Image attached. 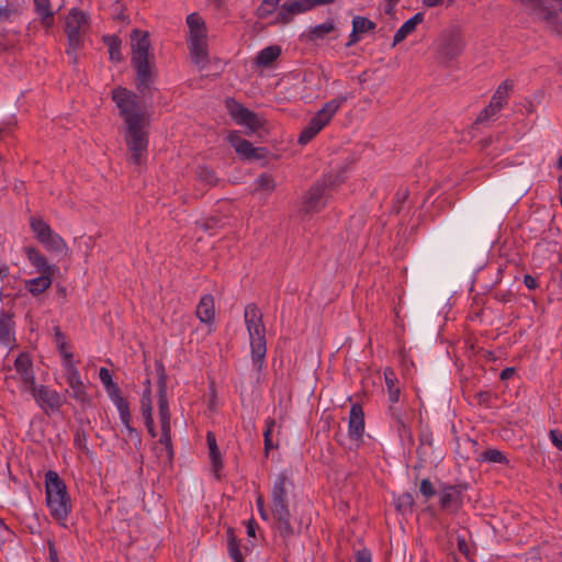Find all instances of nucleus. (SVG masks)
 Returning a JSON list of instances; mask_svg holds the SVG:
<instances>
[{"label":"nucleus","instance_id":"obj_1","mask_svg":"<svg viewBox=\"0 0 562 562\" xmlns=\"http://www.w3.org/2000/svg\"><path fill=\"white\" fill-rule=\"evenodd\" d=\"M112 100L125 122V140L130 161L139 165L147 154L148 115L142 108L137 95L123 87L112 91Z\"/></svg>","mask_w":562,"mask_h":562},{"label":"nucleus","instance_id":"obj_2","mask_svg":"<svg viewBox=\"0 0 562 562\" xmlns=\"http://www.w3.org/2000/svg\"><path fill=\"white\" fill-rule=\"evenodd\" d=\"M46 505L52 517L61 526L71 512V501L64 481L55 471H48L45 475Z\"/></svg>","mask_w":562,"mask_h":562},{"label":"nucleus","instance_id":"obj_3","mask_svg":"<svg viewBox=\"0 0 562 562\" xmlns=\"http://www.w3.org/2000/svg\"><path fill=\"white\" fill-rule=\"evenodd\" d=\"M291 490L292 482L289 476L284 473L279 474L272 487V512L277 520V528L284 537L292 536L297 531L290 524L288 495Z\"/></svg>","mask_w":562,"mask_h":562},{"label":"nucleus","instance_id":"obj_4","mask_svg":"<svg viewBox=\"0 0 562 562\" xmlns=\"http://www.w3.org/2000/svg\"><path fill=\"white\" fill-rule=\"evenodd\" d=\"M132 61L137 70L139 86L148 87L154 76L153 55L148 33L134 30L131 34Z\"/></svg>","mask_w":562,"mask_h":562},{"label":"nucleus","instance_id":"obj_5","mask_svg":"<svg viewBox=\"0 0 562 562\" xmlns=\"http://www.w3.org/2000/svg\"><path fill=\"white\" fill-rule=\"evenodd\" d=\"M245 323L249 335L254 369L259 373L263 366L267 348L261 313L256 306H246Z\"/></svg>","mask_w":562,"mask_h":562},{"label":"nucleus","instance_id":"obj_6","mask_svg":"<svg viewBox=\"0 0 562 562\" xmlns=\"http://www.w3.org/2000/svg\"><path fill=\"white\" fill-rule=\"evenodd\" d=\"M187 41L193 63L200 67L207 60V29L204 20L198 13L187 16Z\"/></svg>","mask_w":562,"mask_h":562},{"label":"nucleus","instance_id":"obj_7","mask_svg":"<svg viewBox=\"0 0 562 562\" xmlns=\"http://www.w3.org/2000/svg\"><path fill=\"white\" fill-rule=\"evenodd\" d=\"M32 232L37 240L48 250L56 254H67L68 247L65 240L54 232L47 223L41 218L30 220Z\"/></svg>","mask_w":562,"mask_h":562},{"label":"nucleus","instance_id":"obj_8","mask_svg":"<svg viewBox=\"0 0 562 562\" xmlns=\"http://www.w3.org/2000/svg\"><path fill=\"white\" fill-rule=\"evenodd\" d=\"M89 30V18L88 15L78 9H71L66 18L65 31L68 37V53L76 50L81 42L82 36Z\"/></svg>","mask_w":562,"mask_h":562},{"label":"nucleus","instance_id":"obj_9","mask_svg":"<svg viewBox=\"0 0 562 562\" xmlns=\"http://www.w3.org/2000/svg\"><path fill=\"white\" fill-rule=\"evenodd\" d=\"M340 106V101L331 100L324 105L310 121L306 127L302 131L299 137L300 144H307L313 139L324 126L330 121L331 116L337 112Z\"/></svg>","mask_w":562,"mask_h":562},{"label":"nucleus","instance_id":"obj_10","mask_svg":"<svg viewBox=\"0 0 562 562\" xmlns=\"http://www.w3.org/2000/svg\"><path fill=\"white\" fill-rule=\"evenodd\" d=\"M226 105L233 120L237 124L245 126L249 132H257L263 126L265 122L261 117L245 109L239 103L228 100Z\"/></svg>","mask_w":562,"mask_h":562},{"label":"nucleus","instance_id":"obj_11","mask_svg":"<svg viewBox=\"0 0 562 562\" xmlns=\"http://www.w3.org/2000/svg\"><path fill=\"white\" fill-rule=\"evenodd\" d=\"M25 392H30L36 403L47 413L57 411L63 404V400L56 391L43 385L37 386L34 383Z\"/></svg>","mask_w":562,"mask_h":562},{"label":"nucleus","instance_id":"obj_12","mask_svg":"<svg viewBox=\"0 0 562 562\" xmlns=\"http://www.w3.org/2000/svg\"><path fill=\"white\" fill-rule=\"evenodd\" d=\"M461 485L445 486L439 494V502L445 510L457 512L463 504V492Z\"/></svg>","mask_w":562,"mask_h":562},{"label":"nucleus","instance_id":"obj_13","mask_svg":"<svg viewBox=\"0 0 562 562\" xmlns=\"http://www.w3.org/2000/svg\"><path fill=\"white\" fill-rule=\"evenodd\" d=\"M64 369H65L66 381L69 386L70 395L76 401L85 403L88 400V396L86 393V386L79 375V372H78L75 363H67V366H65Z\"/></svg>","mask_w":562,"mask_h":562},{"label":"nucleus","instance_id":"obj_14","mask_svg":"<svg viewBox=\"0 0 562 562\" xmlns=\"http://www.w3.org/2000/svg\"><path fill=\"white\" fill-rule=\"evenodd\" d=\"M228 140L236 153L244 159L252 160L262 157L261 150L255 148L248 140L240 138L237 132L229 133Z\"/></svg>","mask_w":562,"mask_h":562},{"label":"nucleus","instance_id":"obj_15","mask_svg":"<svg viewBox=\"0 0 562 562\" xmlns=\"http://www.w3.org/2000/svg\"><path fill=\"white\" fill-rule=\"evenodd\" d=\"M26 257L34 269L32 273L55 274L58 271V268L55 265L48 263L46 258L34 248L26 249Z\"/></svg>","mask_w":562,"mask_h":562},{"label":"nucleus","instance_id":"obj_16","mask_svg":"<svg viewBox=\"0 0 562 562\" xmlns=\"http://www.w3.org/2000/svg\"><path fill=\"white\" fill-rule=\"evenodd\" d=\"M14 369L16 376L21 381L23 391L27 390L35 383L29 356L20 355L14 362Z\"/></svg>","mask_w":562,"mask_h":562},{"label":"nucleus","instance_id":"obj_17","mask_svg":"<svg viewBox=\"0 0 562 562\" xmlns=\"http://www.w3.org/2000/svg\"><path fill=\"white\" fill-rule=\"evenodd\" d=\"M157 396L161 430H170V414L166 398V380L162 374H160L157 383Z\"/></svg>","mask_w":562,"mask_h":562},{"label":"nucleus","instance_id":"obj_18","mask_svg":"<svg viewBox=\"0 0 562 562\" xmlns=\"http://www.w3.org/2000/svg\"><path fill=\"white\" fill-rule=\"evenodd\" d=\"M111 401L113 402L119 412L121 423L125 431L127 432L128 437L131 439L138 440V436L135 429L131 426V413L128 408V403L121 396V394L112 397Z\"/></svg>","mask_w":562,"mask_h":562},{"label":"nucleus","instance_id":"obj_19","mask_svg":"<svg viewBox=\"0 0 562 562\" xmlns=\"http://www.w3.org/2000/svg\"><path fill=\"white\" fill-rule=\"evenodd\" d=\"M140 406H142V414L144 416L145 424H146V427L148 429V432L153 437H155L156 436V431H155V425H154V418H153L151 389H150V385H149L148 381H147V384H146L145 390H144L143 395H142Z\"/></svg>","mask_w":562,"mask_h":562},{"label":"nucleus","instance_id":"obj_20","mask_svg":"<svg viewBox=\"0 0 562 562\" xmlns=\"http://www.w3.org/2000/svg\"><path fill=\"white\" fill-rule=\"evenodd\" d=\"M196 316L201 323L211 326L215 317L214 300L211 295L201 297L196 306Z\"/></svg>","mask_w":562,"mask_h":562},{"label":"nucleus","instance_id":"obj_21","mask_svg":"<svg viewBox=\"0 0 562 562\" xmlns=\"http://www.w3.org/2000/svg\"><path fill=\"white\" fill-rule=\"evenodd\" d=\"M353 443L356 442L357 447L361 443L366 442L364 435V414L362 408L359 405L353 404ZM367 439H371L370 436H367Z\"/></svg>","mask_w":562,"mask_h":562},{"label":"nucleus","instance_id":"obj_22","mask_svg":"<svg viewBox=\"0 0 562 562\" xmlns=\"http://www.w3.org/2000/svg\"><path fill=\"white\" fill-rule=\"evenodd\" d=\"M424 20L423 13H416L414 16L404 22V24L396 31L392 47L403 42L409 34H412L416 26Z\"/></svg>","mask_w":562,"mask_h":562},{"label":"nucleus","instance_id":"obj_23","mask_svg":"<svg viewBox=\"0 0 562 562\" xmlns=\"http://www.w3.org/2000/svg\"><path fill=\"white\" fill-rule=\"evenodd\" d=\"M54 274H38L25 282V288L33 295H37L50 288Z\"/></svg>","mask_w":562,"mask_h":562},{"label":"nucleus","instance_id":"obj_24","mask_svg":"<svg viewBox=\"0 0 562 562\" xmlns=\"http://www.w3.org/2000/svg\"><path fill=\"white\" fill-rule=\"evenodd\" d=\"M384 380L387 389L389 401L393 404L397 403L400 401L401 387L398 380L392 369L386 368L384 370Z\"/></svg>","mask_w":562,"mask_h":562},{"label":"nucleus","instance_id":"obj_25","mask_svg":"<svg viewBox=\"0 0 562 562\" xmlns=\"http://www.w3.org/2000/svg\"><path fill=\"white\" fill-rule=\"evenodd\" d=\"M13 341L11 316L0 310V345L8 347Z\"/></svg>","mask_w":562,"mask_h":562},{"label":"nucleus","instance_id":"obj_26","mask_svg":"<svg viewBox=\"0 0 562 562\" xmlns=\"http://www.w3.org/2000/svg\"><path fill=\"white\" fill-rule=\"evenodd\" d=\"M464 45L459 38H450L445 44L441 45L439 49V54L442 58L447 60H452L457 58L463 52Z\"/></svg>","mask_w":562,"mask_h":562},{"label":"nucleus","instance_id":"obj_27","mask_svg":"<svg viewBox=\"0 0 562 562\" xmlns=\"http://www.w3.org/2000/svg\"><path fill=\"white\" fill-rule=\"evenodd\" d=\"M376 24L373 21L364 16H353V44L358 42L362 35L372 32Z\"/></svg>","mask_w":562,"mask_h":562},{"label":"nucleus","instance_id":"obj_28","mask_svg":"<svg viewBox=\"0 0 562 562\" xmlns=\"http://www.w3.org/2000/svg\"><path fill=\"white\" fill-rule=\"evenodd\" d=\"M36 13L41 18V22L45 27H50L54 21V12L50 8L49 0H33Z\"/></svg>","mask_w":562,"mask_h":562},{"label":"nucleus","instance_id":"obj_29","mask_svg":"<svg viewBox=\"0 0 562 562\" xmlns=\"http://www.w3.org/2000/svg\"><path fill=\"white\" fill-rule=\"evenodd\" d=\"M510 87L512 86L507 81H505L497 88L496 92L494 93L490 102L491 109H496L499 111L503 109V106L507 102Z\"/></svg>","mask_w":562,"mask_h":562},{"label":"nucleus","instance_id":"obj_30","mask_svg":"<svg viewBox=\"0 0 562 562\" xmlns=\"http://www.w3.org/2000/svg\"><path fill=\"white\" fill-rule=\"evenodd\" d=\"M281 49L279 46H268L258 53L256 61L259 66H269L279 57Z\"/></svg>","mask_w":562,"mask_h":562},{"label":"nucleus","instance_id":"obj_31","mask_svg":"<svg viewBox=\"0 0 562 562\" xmlns=\"http://www.w3.org/2000/svg\"><path fill=\"white\" fill-rule=\"evenodd\" d=\"M99 379L105 387V391L110 398L121 394L116 383L113 382L112 375L109 369L101 368L99 371Z\"/></svg>","mask_w":562,"mask_h":562},{"label":"nucleus","instance_id":"obj_32","mask_svg":"<svg viewBox=\"0 0 562 562\" xmlns=\"http://www.w3.org/2000/svg\"><path fill=\"white\" fill-rule=\"evenodd\" d=\"M55 342L60 356L63 357V366L65 367L67 363H74L72 353L67 347L66 339L58 328L55 329Z\"/></svg>","mask_w":562,"mask_h":562},{"label":"nucleus","instance_id":"obj_33","mask_svg":"<svg viewBox=\"0 0 562 562\" xmlns=\"http://www.w3.org/2000/svg\"><path fill=\"white\" fill-rule=\"evenodd\" d=\"M322 189L313 188L311 189L305 198H304V207L306 212L316 211L322 205Z\"/></svg>","mask_w":562,"mask_h":562},{"label":"nucleus","instance_id":"obj_34","mask_svg":"<svg viewBox=\"0 0 562 562\" xmlns=\"http://www.w3.org/2000/svg\"><path fill=\"white\" fill-rule=\"evenodd\" d=\"M206 439H207V446H209V450H210V458L212 461V465H213L214 471L217 472L222 465V461H221L220 451H218V448L216 445V440H215L214 435L211 432L207 434Z\"/></svg>","mask_w":562,"mask_h":562},{"label":"nucleus","instance_id":"obj_35","mask_svg":"<svg viewBox=\"0 0 562 562\" xmlns=\"http://www.w3.org/2000/svg\"><path fill=\"white\" fill-rule=\"evenodd\" d=\"M280 10L279 0H262L260 5L258 7V14L261 18H268L270 15L277 14ZM277 16V15H274ZM276 18H273L274 20Z\"/></svg>","mask_w":562,"mask_h":562},{"label":"nucleus","instance_id":"obj_36","mask_svg":"<svg viewBox=\"0 0 562 562\" xmlns=\"http://www.w3.org/2000/svg\"><path fill=\"white\" fill-rule=\"evenodd\" d=\"M276 182L272 177L268 175H261L255 180V190L262 191L263 193H270L274 190Z\"/></svg>","mask_w":562,"mask_h":562},{"label":"nucleus","instance_id":"obj_37","mask_svg":"<svg viewBox=\"0 0 562 562\" xmlns=\"http://www.w3.org/2000/svg\"><path fill=\"white\" fill-rule=\"evenodd\" d=\"M105 43L109 48L110 59L113 61H121V41L116 36H108L105 37Z\"/></svg>","mask_w":562,"mask_h":562},{"label":"nucleus","instance_id":"obj_38","mask_svg":"<svg viewBox=\"0 0 562 562\" xmlns=\"http://www.w3.org/2000/svg\"><path fill=\"white\" fill-rule=\"evenodd\" d=\"M482 459L484 461L493 462V463H504L507 461L506 457L496 449H488L482 453Z\"/></svg>","mask_w":562,"mask_h":562},{"label":"nucleus","instance_id":"obj_39","mask_svg":"<svg viewBox=\"0 0 562 562\" xmlns=\"http://www.w3.org/2000/svg\"><path fill=\"white\" fill-rule=\"evenodd\" d=\"M413 504H414V498L408 493L401 494L395 499L396 508L402 512H406L407 509H411L413 507Z\"/></svg>","mask_w":562,"mask_h":562},{"label":"nucleus","instance_id":"obj_40","mask_svg":"<svg viewBox=\"0 0 562 562\" xmlns=\"http://www.w3.org/2000/svg\"><path fill=\"white\" fill-rule=\"evenodd\" d=\"M161 437L159 439L160 445L164 447L165 450V458L167 460H170L172 458V449L170 445V430H161Z\"/></svg>","mask_w":562,"mask_h":562},{"label":"nucleus","instance_id":"obj_41","mask_svg":"<svg viewBox=\"0 0 562 562\" xmlns=\"http://www.w3.org/2000/svg\"><path fill=\"white\" fill-rule=\"evenodd\" d=\"M419 492L425 498H430L436 494L432 483L427 479L420 482Z\"/></svg>","mask_w":562,"mask_h":562},{"label":"nucleus","instance_id":"obj_42","mask_svg":"<svg viewBox=\"0 0 562 562\" xmlns=\"http://www.w3.org/2000/svg\"><path fill=\"white\" fill-rule=\"evenodd\" d=\"M372 553L369 549H359L353 555V562H372Z\"/></svg>","mask_w":562,"mask_h":562},{"label":"nucleus","instance_id":"obj_43","mask_svg":"<svg viewBox=\"0 0 562 562\" xmlns=\"http://www.w3.org/2000/svg\"><path fill=\"white\" fill-rule=\"evenodd\" d=\"M228 553L234 562H243L241 554L239 552L238 546L235 542L234 538H229V540H228Z\"/></svg>","mask_w":562,"mask_h":562},{"label":"nucleus","instance_id":"obj_44","mask_svg":"<svg viewBox=\"0 0 562 562\" xmlns=\"http://www.w3.org/2000/svg\"><path fill=\"white\" fill-rule=\"evenodd\" d=\"M331 29L333 27L329 24H321V25L313 27L310 31V35L312 38H317V37H321L325 34L329 33L331 31Z\"/></svg>","mask_w":562,"mask_h":562},{"label":"nucleus","instance_id":"obj_45","mask_svg":"<svg viewBox=\"0 0 562 562\" xmlns=\"http://www.w3.org/2000/svg\"><path fill=\"white\" fill-rule=\"evenodd\" d=\"M549 437L551 442L562 451V434L555 429L550 430Z\"/></svg>","mask_w":562,"mask_h":562},{"label":"nucleus","instance_id":"obj_46","mask_svg":"<svg viewBox=\"0 0 562 562\" xmlns=\"http://www.w3.org/2000/svg\"><path fill=\"white\" fill-rule=\"evenodd\" d=\"M199 176L202 180L206 181L210 184H213L215 182L214 172L210 169H202Z\"/></svg>","mask_w":562,"mask_h":562},{"label":"nucleus","instance_id":"obj_47","mask_svg":"<svg viewBox=\"0 0 562 562\" xmlns=\"http://www.w3.org/2000/svg\"><path fill=\"white\" fill-rule=\"evenodd\" d=\"M498 111H499V110L491 109V104H488V106H486V108L481 112V114L479 115V120H480V121L487 120V119L492 117L493 115H495Z\"/></svg>","mask_w":562,"mask_h":562},{"label":"nucleus","instance_id":"obj_48","mask_svg":"<svg viewBox=\"0 0 562 562\" xmlns=\"http://www.w3.org/2000/svg\"><path fill=\"white\" fill-rule=\"evenodd\" d=\"M274 426V423H270L265 431V447H266V450H269L272 448V442H271V431H272V427Z\"/></svg>","mask_w":562,"mask_h":562},{"label":"nucleus","instance_id":"obj_49","mask_svg":"<svg viewBox=\"0 0 562 562\" xmlns=\"http://www.w3.org/2000/svg\"><path fill=\"white\" fill-rule=\"evenodd\" d=\"M524 283L529 290H535L538 286L537 280L530 274L524 277Z\"/></svg>","mask_w":562,"mask_h":562},{"label":"nucleus","instance_id":"obj_50","mask_svg":"<svg viewBox=\"0 0 562 562\" xmlns=\"http://www.w3.org/2000/svg\"><path fill=\"white\" fill-rule=\"evenodd\" d=\"M458 548L464 555H469L470 549L464 538H458Z\"/></svg>","mask_w":562,"mask_h":562},{"label":"nucleus","instance_id":"obj_51","mask_svg":"<svg viewBox=\"0 0 562 562\" xmlns=\"http://www.w3.org/2000/svg\"><path fill=\"white\" fill-rule=\"evenodd\" d=\"M514 374H515V369H514V368H505V369L501 372V379H502V380H508V379H510Z\"/></svg>","mask_w":562,"mask_h":562},{"label":"nucleus","instance_id":"obj_52","mask_svg":"<svg viewBox=\"0 0 562 562\" xmlns=\"http://www.w3.org/2000/svg\"><path fill=\"white\" fill-rule=\"evenodd\" d=\"M443 0H423V4L427 8H434L440 5Z\"/></svg>","mask_w":562,"mask_h":562},{"label":"nucleus","instance_id":"obj_53","mask_svg":"<svg viewBox=\"0 0 562 562\" xmlns=\"http://www.w3.org/2000/svg\"><path fill=\"white\" fill-rule=\"evenodd\" d=\"M398 0H389L386 4V13H391Z\"/></svg>","mask_w":562,"mask_h":562},{"label":"nucleus","instance_id":"obj_54","mask_svg":"<svg viewBox=\"0 0 562 562\" xmlns=\"http://www.w3.org/2000/svg\"><path fill=\"white\" fill-rule=\"evenodd\" d=\"M247 535L249 537H255V527H254L252 521H249L247 525Z\"/></svg>","mask_w":562,"mask_h":562},{"label":"nucleus","instance_id":"obj_55","mask_svg":"<svg viewBox=\"0 0 562 562\" xmlns=\"http://www.w3.org/2000/svg\"><path fill=\"white\" fill-rule=\"evenodd\" d=\"M11 11L9 9H1L0 10V18L8 20L10 18Z\"/></svg>","mask_w":562,"mask_h":562},{"label":"nucleus","instance_id":"obj_56","mask_svg":"<svg viewBox=\"0 0 562 562\" xmlns=\"http://www.w3.org/2000/svg\"><path fill=\"white\" fill-rule=\"evenodd\" d=\"M257 507H258V510L261 508H265L263 507V498L260 495L257 497Z\"/></svg>","mask_w":562,"mask_h":562},{"label":"nucleus","instance_id":"obj_57","mask_svg":"<svg viewBox=\"0 0 562 562\" xmlns=\"http://www.w3.org/2000/svg\"><path fill=\"white\" fill-rule=\"evenodd\" d=\"M258 512H259L260 517H261L262 519H265V520H267V519H268V513L266 512V509H265V508H261V509H259Z\"/></svg>","mask_w":562,"mask_h":562},{"label":"nucleus","instance_id":"obj_58","mask_svg":"<svg viewBox=\"0 0 562 562\" xmlns=\"http://www.w3.org/2000/svg\"><path fill=\"white\" fill-rule=\"evenodd\" d=\"M5 273H7V268L0 263V278L5 276Z\"/></svg>","mask_w":562,"mask_h":562},{"label":"nucleus","instance_id":"obj_59","mask_svg":"<svg viewBox=\"0 0 562 562\" xmlns=\"http://www.w3.org/2000/svg\"><path fill=\"white\" fill-rule=\"evenodd\" d=\"M346 176L345 177H341L339 178L337 181H345L346 179H348V171H345Z\"/></svg>","mask_w":562,"mask_h":562},{"label":"nucleus","instance_id":"obj_60","mask_svg":"<svg viewBox=\"0 0 562 562\" xmlns=\"http://www.w3.org/2000/svg\"><path fill=\"white\" fill-rule=\"evenodd\" d=\"M407 198V192L406 191H403L402 193V199L405 200Z\"/></svg>","mask_w":562,"mask_h":562},{"label":"nucleus","instance_id":"obj_61","mask_svg":"<svg viewBox=\"0 0 562 562\" xmlns=\"http://www.w3.org/2000/svg\"><path fill=\"white\" fill-rule=\"evenodd\" d=\"M348 429L350 430L351 429V417L349 418L348 420Z\"/></svg>","mask_w":562,"mask_h":562},{"label":"nucleus","instance_id":"obj_62","mask_svg":"<svg viewBox=\"0 0 562 562\" xmlns=\"http://www.w3.org/2000/svg\"><path fill=\"white\" fill-rule=\"evenodd\" d=\"M559 167L562 168V156L559 158Z\"/></svg>","mask_w":562,"mask_h":562},{"label":"nucleus","instance_id":"obj_63","mask_svg":"<svg viewBox=\"0 0 562 562\" xmlns=\"http://www.w3.org/2000/svg\"><path fill=\"white\" fill-rule=\"evenodd\" d=\"M0 528H3V522L1 519H0Z\"/></svg>","mask_w":562,"mask_h":562},{"label":"nucleus","instance_id":"obj_64","mask_svg":"<svg viewBox=\"0 0 562 562\" xmlns=\"http://www.w3.org/2000/svg\"><path fill=\"white\" fill-rule=\"evenodd\" d=\"M560 490L562 491V485L560 486Z\"/></svg>","mask_w":562,"mask_h":562}]
</instances>
